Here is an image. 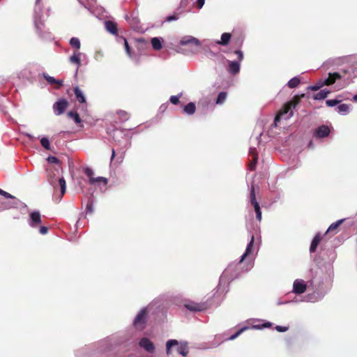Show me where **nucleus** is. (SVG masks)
<instances>
[{
	"instance_id": "nucleus-14",
	"label": "nucleus",
	"mask_w": 357,
	"mask_h": 357,
	"mask_svg": "<svg viewBox=\"0 0 357 357\" xmlns=\"http://www.w3.org/2000/svg\"><path fill=\"white\" fill-rule=\"evenodd\" d=\"M181 44L183 45H192L195 46H199L200 45L199 41L193 37H185L181 40Z\"/></svg>"
},
{
	"instance_id": "nucleus-13",
	"label": "nucleus",
	"mask_w": 357,
	"mask_h": 357,
	"mask_svg": "<svg viewBox=\"0 0 357 357\" xmlns=\"http://www.w3.org/2000/svg\"><path fill=\"white\" fill-rule=\"evenodd\" d=\"M105 26L108 32L113 35H117L118 28L117 24L115 22L110 20L106 21L105 23Z\"/></svg>"
},
{
	"instance_id": "nucleus-31",
	"label": "nucleus",
	"mask_w": 357,
	"mask_h": 357,
	"mask_svg": "<svg viewBox=\"0 0 357 357\" xmlns=\"http://www.w3.org/2000/svg\"><path fill=\"white\" fill-rule=\"evenodd\" d=\"M337 109L339 113L346 114L349 112V106L347 104H342L337 107Z\"/></svg>"
},
{
	"instance_id": "nucleus-38",
	"label": "nucleus",
	"mask_w": 357,
	"mask_h": 357,
	"mask_svg": "<svg viewBox=\"0 0 357 357\" xmlns=\"http://www.w3.org/2000/svg\"><path fill=\"white\" fill-rule=\"evenodd\" d=\"M181 97V96H172L170 97L169 98V101L171 102V103H172L173 105H177L179 103V98Z\"/></svg>"
},
{
	"instance_id": "nucleus-18",
	"label": "nucleus",
	"mask_w": 357,
	"mask_h": 357,
	"mask_svg": "<svg viewBox=\"0 0 357 357\" xmlns=\"http://www.w3.org/2000/svg\"><path fill=\"white\" fill-rule=\"evenodd\" d=\"M74 92H75V95L76 96V98L77 100L80 102V103H84L86 102V99H85V97L82 93V91H81V89L79 88V87H75L74 89Z\"/></svg>"
},
{
	"instance_id": "nucleus-10",
	"label": "nucleus",
	"mask_w": 357,
	"mask_h": 357,
	"mask_svg": "<svg viewBox=\"0 0 357 357\" xmlns=\"http://www.w3.org/2000/svg\"><path fill=\"white\" fill-rule=\"evenodd\" d=\"M43 77L45 80L51 85L55 84L54 88L56 89H59L63 85V80L61 79H56L54 77L50 76L47 73H43Z\"/></svg>"
},
{
	"instance_id": "nucleus-32",
	"label": "nucleus",
	"mask_w": 357,
	"mask_h": 357,
	"mask_svg": "<svg viewBox=\"0 0 357 357\" xmlns=\"http://www.w3.org/2000/svg\"><path fill=\"white\" fill-rule=\"evenodd\" d=\"M117 114L119 115V119L123 121H127L129 118V114L125 111L120 110L117 112Z\"/></svg>"
},
{
	"instance_id": "nucleus-12",
	"label": "nucleus",
	"mask_w": 357,
	"mask_h": 357,
	"mask_svg": "<svg viewBox=\"0 0 357 357\" xmlns=\"http://www.w3.org/2000/svg\"><path fill=\"white\" fill-rule=\"evenodd\" d=\"M341 78V75L338 73H329L328 77L324 81V84L326 86L333 84L337 79Z\"/></svg>"
},
{
	"instance_id": "nucleus-16",
	"label": "nucleus",
	"mask_w": 357,
	"mask_h": 357,
	"mask_svg": "<svg viewBox=\"0 0 357 357\" xmlns=\"http://www.w3.org/2000/svg\"><path fill=\"white\" fill-rule=\"evenodd\" d=\"M253 243H254V236H252L251 240L246 248V250H245V253L241 256V258L239 261L240 264L241 262H243V261L245 259V258L246 257L247 255H248L250 253H251L252 247H253Z\"/></svg>"
},
{
	"instance_id": "nucleus-9",
	"label": "nucleus",
	"mask_w": 357,
	"mask_h": 357,
	"mask_svg": "<svg viewBox=\"0 0 357 357\" xmlns=\"http://www.w3.org/2000/svg\"><path fill=\"white\" fill-rule=\"evenodd\" d=\"M307 285L302 280H296L294 282V292L296 294H301L306 291Z\"/></svg>"
},
{
	"instance_id": "nucleus-51",
	"label": "nucleus",
	"mask_w": 357,
	"mask_h": 357,
	"mask_svg": "<svg viewBox=\"0 0 357 357\" xmlns=\"http://www.w3.org/2000/svg\"><path fill=\"white\" fill-rule=\"evenodd\" d=\"M27 137H28L29 138V139H30V140H31V141H33V140H35V139H36L35 137L32 136V135H30V134H27Z\"/></svg>"
},
{
	"instance_id": "nucleus-41",
	"label": "nucleus",
	"mask_w": 357,
	"mask_h": 357,
	"mask_svg": "<svg viewBox=\"0 0 357 357\" xmlns=\"http://www.w3.org/2000/svg\"><path fill=\"white\" fill-rule=\"evenodd\" d=\"M124 47L127 54L131 56V50L129 44L126 38H124Z\"/></svg>"
},
{
	"instance_id": "nucleus-35",
	"label": "nucleus",
	"mask_w": 357,
	"mask_h": 357,
	"mask_svg": "<svg viewBox=\"0 0 357 357\" xmlns=\"http://www.w3.org/2000/svg\"><path fill=\"white\" fill-rule=\"evenodd\" d=\"M257 159H258V158L255 155L254 159H252V161L250 162V163L249 164L248 168L250 171H254L255 169L256 165L257 162Z\"/></svg>"
},
{
	"instance_id": "nucleus-29",
	"label": "nucleus",
	"mask_w": 357,
	"mask_h": 357,
	"mask_svg": "<svg viewBox=\"0 0 357 357\" xmlns=\"http://www.w3.org/2000/svg\"><path fill=\"white\" fill-rule=\"evenodd\" d=\"M343 221H344V220H340L335 222L332 223L330 225V227H328L327 232H331V231H333L337 229L341 225V224L343 222Z\"/></svg>"
},
{
	"instance_id": "nucleus-7",
	"label": "nucleus",
	"mask_w": 357,
	"mask_h": 357,
	"mask_svg": "<svg viewBox=\"0 0 357 357\" xmlns=\"http://www.w3.org/2000/svg\"><path fill=\"white\" fill-rule=\"evenodd\" d=\"M331 130L328 126L322 125L318 127L314 133V137L317 138H324L329 135Z\"/></svg>"
},
{
	"instance_id": "nucleus-52",
	"label": "nucleus",
	"mask_w": 357,
	"mask_h": 357,
	"mask_svg": "<svg viewBox=\"0 0 357 357\" xmlns=\"http://www.w3.org/2000/svg\"><path fill=\"white\" fill-rule=\"evenodd\" d=\"M114 157H115V151H114V149H112V157H111V160L112 161L113 160Z\"/></svg>"
},
{
	"instance_id": "nucleus-22",
	"label": "nucleus",
	"mask_w": 357,
	"mask_h": 357,
	"mask_svg": "<svg viewBox=\"0 0 357 357\" xmlns=\"http://www.w3.org/2000/svg\"><path fill=\"white\" fill-rule=\"evenodd\" d=\"M151 45L155 50H160L162 49V41L159 38L155 37L151 39Z\"/></svg>"
},
{
	"instance_id": "nucleus-19",
	"label": "nucleus",
	"mask_w": 357,
	"mask_h": 357,
	"mask_svg": "<svg viewBox=\"0 0 357 357\" xmlns=\"http://www.w3.org/2000/svg\"><path fill=\"white\" fill-rule=\"evenodd\" d=\"M231 37V36L229 33H223L221 36L220 40L218 41L217 43L224 46L227 45L229 43Z\"/></svg>"
},
{
	"instance_id": "nucleus-25",
	"label": "nucleus",
	"mask_w": 357,
	"mask_h": 357,
	"mask_svg": "<svg viewBox=\"0 0 357 357\" xmlns=\"http://www.w3.org/2000/svg\"><path fill=\"white\" fill-rule=\"evenodd\" d=\"M102 182L104 184L107 183V179L105 177L99 176L97 178H91V179L89 180V183L91 185H94L96 183Z\"/></svg>"
},
{
	"instance_id": "nucleus-49",
	"label": "nucleus",
	"mask_w": 357,
	"mask_h": 357,
	"mask_svg": "<svg viewBox=\"0 0 357 357\" xmlns=\"http://www.w3.org/2000/svg\"><path fill=\"white\" fill-rule=\"evenodd\" d=\"M204 3V0H197V6L199 8H201Z\"/></svg>"
},
{
	"instance_id": "nucleus-20",
	"label": "nucleus",
	"mask_w": 357,
	"mask_h": 357,
	"mask_svg": "<svg viewBox=\"0 0 357 357\" xmlns=\"http://www.w3.org/2000/svg\"><path fill=\"white\" fill-rule=\"evenodd\" d=\"M330 93V91L328 89L321 90L319 92L314 95L313 98L314 100H323L327 97Z\"/></svg>"
},
{
	"instance_id": "nucleus-43",
	"label": "nucleus",
	"mask_w": 357,
	"mask_h": 357,
	"mask_svg": "<svg viewBox=\"0 0 357 357\" xmlns=\"http://www.w3.org/2000/svg\"><path fill=\"white\" fill-rule=\"evenodd\" d=\"M47 161L50 162V163H55V164H57L59 162V160L57 158L54 157V156H49L47 158Z\"/></svg>"
},
{
	"instance_id": "nucleus-28",
	"label": "nucleus",
	"mask_w": 357,
	"mask_h": 357,
	"mask_svg": "<svg viewBox=\"0 0 357 357\" xmlns=\"http://www.w3.org/2000/svg\"><path fill=\"white\" fill-rule=\"evenodd\" d=\"M227 93L225 91H222V92H220L218 96V98H217V100H216V104H222L226 98H227Z\"/></svg>"
},
{
	"instance_id": "nucleus-27",
	"label": "nucleus",
	"mask_w": 357,
	"mask_h": 357,
	"mask_svg": "<svg viewBox=\"0 0 357 357\" xmlns=\"http://www.w3.org/2000/svg\"><path fill=\"white\" fill-rule=\"evenodd\" d=\"M59 183L61 188V197H62L65 194L66 190V183L64 178H60L59 180Z\"/></svg>"
},
{
	"instance_id": "nucleus-39",
	"label": "nucleus",
	"mask_w": 357,
	"mask_h": 357,
	"mask_svg": "<svg viewBox=\"0 0 357 357\" xmlns=\"http://www.w3.org/2000/svg\"><path fill=\"white\" fill-rule=\"evenodd\" d=\"M84 172L89 178V180L91 179V178H93V172L91 169L86 167L84 169Z\"/></svg>"
},
{
	"instance_id": "nucleus-17",
	"label": "nucleus",
	"mask_w": 357,
	"mask_h": 357,
	"mask_svg": "<svg viewBox=\"0 0 357 357\" xmlns=\"http://www.w3.org/2000/svg\"><path fill=\"white\" fill-rule=\"evenodd\" d=\"M195 111L196 106L194 102H189L183 108V112L189 115L193 114L195 112Z\"/></svg>"
},
{
	"instance_id": "nucleus-40",
	"label": "nucleus",
	"mask_w": 357,
	"mask_h": 357,
	"mask_svg": "<svg viewBox=\"0 0 357 357\" xmlns=\"http://www.w3.org/2000/svg\"><path fill=\"white\" fill-rule=\"evenodd\" d=\"M93 200H91V199L89 200V202L86 204V212L92 213L93 211Z\"/></svg>"
},
{
	"instance_id": "nucleus-33",
	"label": "nucleus",
	"mask_w": 357,
	"mask_h": 357,
	"mask_svg": "<svg viewBox=\"0 0 357 357\" xmlns=\"http://www.w3.org/2000/svg\"><path fill=\"white\" fill-rule=\"evenodd\" d=\"M40 144L46 150H50V142H49L47 138L43 137L40 139Z\"/></svg>"
},
{
	"instance_id": "nucleus-1",
	"label": "nucleus",
	"mask_w": 357,
	"mask_h": 357,
	"mask_svg": "<svg viewBox=\"0 0 357 357\" xmlns=\"http://www.w3.org/2000/svg\"><path fill=\"white\" fill-rule=\"evenodd\" d=\"M304 96L305 95L303 93L301 95H296L290 101L285 103L282 109L278 112L275 118V123H276L278 121H280L282 118H284L286 119L291 118L294 115L292 109L296 108Z\"/></svg>"
},
{
	"instance_id": "nucleus-24",
	"label": "nucleus",
	"mask_w": 357,
	"mask_h": 357,
	"mask_svg": "<svg viewBox=\"0 0 357 357\" xmlns=\"http://www.w3.org/2000/svg\"><path fill=\"white\" fill-rule=\"evenodd\" d=\"M300 83V79L297 77H294L288 82L287 85L290 89H294L297 87Z\"/></svg>"
},
{
	"instance_id": "nucleus-30",
	"label": "nucleus",
	"mask_w": 357,
	"mask_h": 357,
	"mask_svg": "<svg viewBox=\"0 0 357 357\" xmlns=\"http://www.w3.org/2000/svg\"><path fill=\"white\" fill-rule=\"evenodd\" d=\"M70 45L77 50L80 48V41L77 38H72L70 40Z\"/></svg>"
},
{
	"instance_id": "nucleus-5",
	"label": "nucleus",
	"mask_w": 357,
	"mask_h": 357,
	"mask_svg": "<svg viewBox=\"0 0 357 357\" xmlns=\"http://www.w3.org/2000/svg\"><path fill=\"white\" fill-rule=\"evenodd\" d=\"M147 310L146 308L142 309L134 321V326L137 329L143 330L146 323Z\"/></svg>"
},
{
	"instance_id": "nucleus-6",
	"label": "nucleus",
	"mask_w": 357,
	"mask_h": 357,
	"mask_svg": "<svg viewBox=\"0 0 357 357\" xmlns=\"http://www.w3.org/2000/svg\"><path fill=\"white\" fill-rule=\"evenodd\" d=\"M68 102L66 99H60L53 105V110L56 115L62 114L66 109Z\"/></svg>"
},
{
	"instance_id": "nucleus-4",
	"label": "nucleus",
	"mask_w": 357,
	"mask_h": 357,
	"mask_svg": "<svg viewBox=\"0 0 357 357\" xmlns=\"http://www.w3.org/2000/svg\"><path fill=\"white\" fill-rule=\"evenodd\" d=\"M250 203L252 206L254 207L255 211L256 213V218L257 220L261 221V211L260 208L259 204L257 202L255 195V186L252 185L251 186L250 189Z\"/></svg>"
},
{
	"instance_id": "nucleus-2",
	"label": "nucleus",
	"mask_w": 357,
	"mask_h": 357,
	"mask_svg": "<svg viewBox=\"0 0 357 357\" xmlns=\"http://www.w3.org/2000/svg\"><path fill=\"white\" fill-rule=\"evenodd\" d=\"M174 346H176V351L178 354L183 356H185L188 354V347L186 342L181 343L178 345V342L176 340H169L166 343L167 354H171V348Z\"/></svg>"
},
{
	"instance_id": "nucleus-3",
	"label": "nucleus",
	"mask_w": 357,
	"mask_h": 357,
	"mask_svg": "<svg viewBox=\"0 0 357 357\" xmlns=\"http://www.w3.org/2000/svg\"><path fill=\"white\" fill-rule=\"evenodd\" d=\"M184 307L192 312H201L209 307L207 302L196 303L192 301H186L184 303Z\"/></svg>"
},
{
	"instance_id": "nucleus-50",
	"label": "nucleus",
	"mask_w": 357,
	"mask_h": 357,
	"mask_svg": "<svg viewBox=\"0 0 357 357\" xmlns=\"http://www.w3.org/2000/svg\"><path fill=\"white\" fill-rule=\"evenodd\" d=\"M271 326V324L270 322L265 323L262 325L263 328H268Z\"/></svg>"
},
{
	"instance_id": "nucleus-26",
	"label": "nucleus",
	"mask_w": 357,
	"mask_h": 357,
	"mask_svg": "<svg viewBox=\"0 0 357 357\" xmlns=\"http://www.w3.org/2000/svg\"><path fill=\"white\" fill-rule=\"evenodd\" d=\"M68 116L70 118H72L76 123H81V119L76 112L70 111L68 113Z\"/></svg>"
},
{
	"instance_id": "nucleus-23",
	"label": "nucleus",
	"mask_w": 357,
	"mask_h": 357,
	"mask_svg": "<svg viewBox=\"0 0 357 357\" xmlns=\"http://www.w3.org/2000/svg\"><path fill=\"white\" fill-rule=\"evenodd\" d=\"M70 61L72 63H75L79 67L81 65L80 53L77 51L75 52L73 55L70 57Z\"/></svg>"
},
{
	"instance_id": "nucleus-21",
	"label": "nucleus",
	"mask_w": 357,
	"mask_h": 357,
	"mask_svg": "<svg viewBox=\"0 0 357 357\" xmlns=\"http://www.w3.org/2000/svg\"><path fill=\"white\" fill-rule=\"evenodd\" d=\"M240 66L237 61H231L229 65V71L232 74L238 73Z\"/></svg>"
},
{
	"instance_id": "nucleus-53",
	"label": "nucleus",
	"mask_w": 357,
	"mask_h": 357,
	"mask_svg": "<svg viewBox=\"0 0 357 357\" xmlns=\"http://www.w3.org/2000/svg\"><path fill=\"white\" fill-rule=\"evenodd\" d=\"M353 100L355 101V102H357V94H356L355 96H354L353 97Z\"/></svg>"
},
{
	"instance_id": "nucleus-42",
	"label": "nucleus",
	"mask_w": 357,
	"mask_h": 357,
	"mask_svg": "<svg viewBox=\"0 0 357 357\" xmlns=\"http://www.w3.org/2000/svg\"><path fill=\"white\" fill-rule=\"evenodd\" d=\"M0 195L5 197L7 199H13L15 198L14 196H13L12 195L9 194L8 192L0 189Z\"/></svg>"
},
{
	"instance_id": "nucleus-34",
	"label": "nucleus",
	"mask_w": 357,
	"mask_h": 357,
	"mask_svg": "<svg viewBox=\"0 0 357 357\" xmlns=\"http://www.w3.org/2000/svg\"><path fill=\"white\" fill-rule=\"evenodd\" d=\"M248 329V327H243L242 328H241L240 330H238L235 334L231 335L229 337V340H233L234 339H236L237 337H238L244 331Z\"/></svg>"
},
{
	"instance_id": "nucleus-47",
	"label": "nucleus",
	"mask_w": 357,
	"mask_h": 357,
	"mask_svg": "<svg viewBox=\"0 0 357 357\" xmlns=\"http://www.w3.org/2000/svg\"><path fill=\"white\" fill-rule=\"evenodd\" d=\"M235 54L238 56V59L241 61L243 58V52L241 50L235 51Z\"/></svg>"
},
{
	"instance_id": "nucleus-45",
	"label": "nucleus",
	"mask_w": 357,
	"mask_h": 357,
	"mask_svg": "<svg viewBox=\"0 0 357 357\" xmlns=\"http://www.w3.org/2000/svg\"><path fill=\"white\" fill-rule=\"evenodd\" d=\"M250 155L252 156V159H254V156L255 155L258 158V154H257V152L255 148L250 149Z\"/></svg>"
},
{
	"instance_id": "nucleus-11",
	"label": "nucleus",
	"mask_w": 357,
	"mask_h": 357,
	"mask_svg": "<svg viewBox=\"0 0 357 357\" xmlns=\"http://www.w3.org/2000/svg\"><path fill=\"white\" fill-rule=\"evenodd\" d=\"M31 222L29 225L32 227H37L41 222L40 214L38 211H33L30 214Z\"/></svg>"
},
{
	"instance_id": "nucleus-48",
	"label": "nucleus",
	"mask_w": 357,
	"mask_h": 357,
	"mask_svg": "<svg viewBox=\"0 0 357 357\" xmlns=\"http://www.w3.org/2000/svg\"><path fill=\"white\" fill-rule=\"evenodd\" d=\"M39 231L41 234H46L48 231V228L45 226H42L40 227Z\"/></svg>"
},
{
	"instance_id": "nucleus-8",
	"label": "nucleus",
	"mask_w": 357,
	"mask_h": 357,
	"mask_svg": "<svg viewBox=\"0 0 357 357\" xmlns=\"http://www.w3.org/2000/svg\"><path fill=\"white\" fill-rule=\"evenodd\" d=\"M139 345L149 353H153L155 346L153 343L147 337H143L140 340Z\"/></svg>"
},
{
	"instance_id": "nucleus-37",
	"label": "nucleus",
	"mask_w": 357,
	"mask_h": 357,
	"mask_svg": "<svg viewBox=\"0 0 357 357\" xmlns=\"http://www.w3.org/2000/svg\"><path fill=\"white\" fill-rule=\"evenodd\" d=\"M324 85L325 84H324V82H319L317 84L310 86V89L312 91H317Z\"/></svg>"
},
{
	"instance_id": "nucleus-46",
	"label": "nucleus",
	"mask_w": 357,
	"mask_h": 357,
	"mask_svg": "<svg viewBox=\"0 0 357 357\" xmlns=\"http://www.w3.org/2000/svg\"><path fill=\"white\" fill-rule=\"evenodd\" d=\"M275 329L278 331V332H285L288 330V327H286V326H277L275 327Z\"/></svg>"
},
{
	"instance_id": "nucleus-44",
	"label": "nucleus",
	"mask_w": 357,
	"mask_h": 357,
	"mask_svg": "<svg viewBox=\"0 0 357 357\" xmlns=\"http://www.w3.org/2000/svg\"><path fill=\"white\" fill-rule=\"evenodd\" d=\"M178 19V15L174 14V15H169V16L167 17L166 21L171 22V21H173V20H176Z\"/></svg>"
},
{
	"instance_id": "nucleus-36",
	"label": "nucleus",
	"mask_w": 357,
	"mask_h": 357,
	"mask_svg": "<svg viewBox=\"0 0 357 357\" xmlns=\"http://www.w3.org/2000/svg\"><path fill=\"white\" fill-rule=\"evenodd\" d=\"M341 101V100H327L326 101V104L328 107H334L339 104Z\"/></svg>"
},
{
	"instance_id": "nucleus-15",
	"label": "nucleus",
	"mask_w": 357,
	"mask_h": 357,
	"mask_svg": "<svg viewBox=\"0 0 357 357\" xmlns=\"http://www.w3.org/2000/svg\"><path fill=\"white\" fill-rule=\"evenodd\" d=\"M320 241H321V236L318 234L314 237V238L311 243L310 248V252H314L316 251L317 246L319 244Z\"/></svg>"
}]
</instances>
